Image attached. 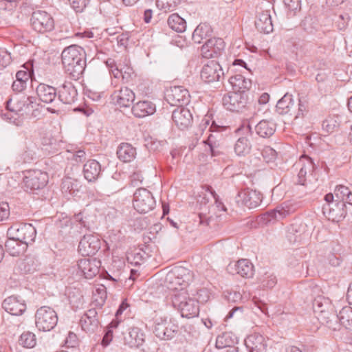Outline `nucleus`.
Here are the masks:
<instances>
[{
    "label": "nucleus",
    "mask_w": 352,
    "mask_h": 352,
    "mask_svg": "<svg viewBox=\"0 0 352 352\" xmlns=\"http://www.w3.org/2000/svg\"><path fill=\"white\" fill-rule=\"evenodd\" d=\"M82 329L89 333H95L99 327L98 311L95 308L88 309L80 320Z\"/></svg>",
    "instance_id": "nucleus-29"
},
{
    "label": "nucleus",
    "mask_w": 352,
    "mask_h": 352,
    "mask_svg": "<svg viewBox=\"0 0 352 352\" xmlns=\"http://www.w3.org/2000/svg\"><path fill=\"white\" fill-rule=\"evenodd\" d=\"M179 331V324L173 318L160 317L153 320V333L161 340H173Z\"/></svg>",
    "instance_id": "nucleus-6"
},
{
    "label": "nucleus",
    "mask_w": 352,
    "mask_h": 352,
    "mask_svg": "<svg viewBox=\"0 0 352 352\" xmlns=\"http://www.w3.org/2000/svg\"><path fill=\"white\" fill-rule=\"evenodd\" d=\"M116 154L118 158L122 162H132L136 157V148L128 142H122L118 146Z\"/></svg>",
    "instance_id": "nucleus-36"
},
{
    "label": "nucleus",
    "mask_w": 352,
    "mask_h": 352,
    "mask_svg": "<svg viewBox=\"0 0 352 352\" xmlns=\"http://www.w3.org/2000/svg\"><path fill=\"white\" fill-rule=\"evenodd\" d=\"M172 304L180 312L182 318H192L199 316V305L194 298L187 294L178 293L172 297Z\"/></svg>",
    "instance_id": "nucleus-4"
},
{
    "label": "nucleus",
    "mask_w": 352,
    "mask_h": 352,
    "mask_svg": "<svg viewBox=\"0 0 352 352\" xmlns=\"http://www.w3.org/2000/svg\"><path fill=\"white\" fill-rule=\"evenodd\" d=\"M301 157H305L307 160V163L304 164L298 173L297 184L306 186L307 185V181L311 182L310 177L316 178V172L318 169L317 165L314 163V160L306 155H303Z\"/></svg>",
    "instance_id": "nucleus-22"
},
{
    "label": "nucleus",
    "mask_w": 352,
    "mask_h": 352,
    "mask_svg": "<svg viewBox=\"0 0 352 352\" xmlns=\"http://www.w3.org/2000/svg\"><path fill=\"white\" fill-rule=\"evenodd\" d=\"M120 70H122L120 76H122L123 83H132L133 79L135 78L137 76L133 67L125 65L123 68H121Z\"/></svg>",
    "instance_id": "nucleus-61"
},
{
    "label": "nucleus",
    "mask_w": 352,
    "mask_h": 352,
    "mask_svg": "<svg viewBox=\"0 0 352 352\" xmlns=\"http://www.w3.org/2000/svg\"><path fill=\"white\" fill-rule=\"evenodd\" d=\"M325 204L322 206L323 214L330 221L339 223L346 217L348 208L342 201L335 200L333 194L327 193L324 196Z\"/></svg>",
    "instance_id": "nucleus-5"
},
{
    "label": "nucleus",
    "mask_w": 352,
    "mask_h": 352,
    "mask_svg": "<svg viewBox=\"0 0 352 352\" xmlns=\"http://www.w3.org/2000/svg\"><path fill=\"white\" fill-rule=\"evenodd\" d=\"M29 73L27 72H16L15 80L12 83V90L14 94L22 93L27 88L28 82L31 78Z\"/></svg>",
    "instance_id": "nucleus-44"
},
{
    "label": "nucleus",
    "mask_w": 352,
    "mask_h": 352,
    "mask_svg": "<svg viewBox=\"0 0 352 352\" xmlns=\"http://www.w3.org/2000/svg\"><path fill=\"white\" fill-rule=\"evenodd\" d=\"M6 236H12L28 247L29 244L34 241L36 230L31 223H14L8 229Z\"/></svg>",
    "instance_id": "nucleus-11"
},
{
    "label": "nucleus",
    "mask_w": 352,
    "mask_h": 352,
    "mask_svg": "<svg viewBox=\"0 0 352 352\" xmlns=\"http://www.w3.org/2000/svg\"><path fill=\"white\" fill-rule=\"evenodd\" d=\"M254 23L256 29L261 33L270 34L274 30L270 10L263 3L256 8V17Z\"/></svg>",
    "instance_id": "nucleus-20"
},
{
    "label": "nucleus",
    "mask_w": 352,
    "mask_h": 352,
    "mask_svg": "<svg viewBox=\"0 0 352 352\" xmlns=\"http://www.w3.org/2000/svg\"><path fill=\"white\" fill-rule=\"evenodd\" d=\"M226 43L219 37L208 38L201 47V56L206 59L219 58L225 51Z\"/></svg>",
    "instance_id": "nucleus-16"
},
{
    "label": "nucleus",
    "mask_w": 352,
    "mask_h": 352,
    "mask_svg": "<svg viewBox=\"0 0 352 352\" xmlns=\"http://www.w3.org/2000/svg\"><path fill=\"white\" fill-rule=\"evenodd\" d=\"M238 337L232 331H226L216 338L215 346L217 349L232 348L238 343Z\"/></svg>",
    "instance_id": "nucleus-43"
},
{
    "label": "nucleus",
    "mask_w": 352,
    "mask_h": 352,
    "mask_svg": "<svg viewBox=\"0 0 352 352\" xmlns=\"http://www.w3.org/2000/svg\"><path fill=\"white\" fill-rule=\"evenodd\" d=\"M104 170L98 161L89 159L83 165L82 174L89 183H95L102 177Z\"/></svg>",
    "instance_id": "nucleus-25"
},
{
    "label": "nucleus",
    "mask_w": 352,
    "mask_h": 352,
    "mask_svg": "<svg viewBox=\"0 0 352 352\" xmlns=\"http://www.w3.org/2000/svg\"><path fill=\"white\" fill-rule=\"evenodd\" d=\"M295 102L293 96L286 93L278 101L276 105V111L279 115H289L292 116L295 113Z\"/></svg>",
    "instance_id": "nucleus-33"
},
{
    "label": "nucleus",
    "mask_w": 352,
    "mask_h": 352,
    "mask_svg": "<svg viewBox=\"0 0 352 352\" xmlns=\"http://www.w3.org/2000/svg\"><path fill=\"white\" fill-rule=\"evenodd\" d=\"M135 98L134 92L127 87H122L120 89L115 90L111 95L113 103L120 107H129L133 103Z\"/></svg>",
    "instance_id": "nucleus-26"
},
{
    "label": "nucleus",
    "mask_w": 352,
    "mask_h": 352,
    "mask_svg": "<svg viewBox=\"0 0 352 352\" xmlns=\"http://www.w3.org/2000/svg\"><path fill=\"white\" fill-rule=\"evenodd\" d=\"M165 100L171 106L185 107L190 101L189 91L183 86L170 87L165 93Z\"/></svg>",
    "instance_id": "nucleus-15"
},
{
    "label": "nucleus",
    "mask_w": 352,
    "mask_h": 352,
    "mask_svg": "<svg viewBox=\"0 0 352 352\" xmlns=\"http://www.w3.org/2000/svg\"><path fill=\"white\" fill-rule=\"evenodd\" d=\"M234 269L236 274L240 275L243 278H252L254 274V267L252 263L246 258H242L236 261L234 267L231 263L228 266V270Z\"/></svg>",
    "instance_id": "nucleus-34"
},
{
    "label": "nucleus",
    "mask_w": 352,
    "mask_h": 352,
    "mask_svg": "<svg viewBox=\"0 0 352 352\" xmlns=\"http://www.w3.org/2000/svg\"><path fill=\"white\" fill-rule=\"evenodd\" d=\"M4 310L13 316H21L26 310L25 301L20 296L12 295L7 297L2 302Z\"/></svg>",
    "instance_id": "nucleus-24"
},
{
    "label": "nucleus",
    "mask_w": 352,
    "mask_h": 352,
    "mask_svg": "<svg viewBox=\"0 0 352 352\" xmlns=\"http://www.w3.org/2000/svg\"><path fill=\"white\" fill-rule=\"evenodd\" d=\"M49 176L47 171L41 170H29L23 177V182L26 190L36 193V191L43 189L48 184Z\"/></svg>",
    "instance_id": "nucleus-13"
},
{
    "label": "nucleus",
    "mask_w": 352,
    "mask_h": 352,
    "mask_svg": "<svg viewBox=\"0 0 352 352\" xmlns=\"http://www.w3.org/2000/svg\"><path fill=\"white\" fill-rule=\"evenodd\" d=\"M41 262L37 256L32 254L26 255L25 258L19 265V268L22 274H32L39 270Z\"/></svg>",
    "instance_id": "nucleus-39"
},
{
    "label": "nucleus",
    "mask_w": 352,
    "mask_h": 352,
    "mask_svg": "<svg viewBox=\"0 0 352 352\" xmlns=\"http://www.w3.org/2000/svg\"><path fill=\"white\" fill-rule=\"evenodd\" d=\"M339 326H343L346 329L352 332V307H344L338 314Z\"/></svg>",
    "instance_id": "nucleus-52"
},
{
    "label": "nucleus",
    "mask_w": 352,
    "mask_h": 352,
    "mask_svg": "<svg viewBox=\"0 0 352 352\" xmlns=\"http://www.w3.org/2000/svg\"><path fill=\"white\" fill-rule=\"evenodd\" d=\"M91 0H67L70 7L76 13H82L89 6Z\"/></svg>",
    "instance_id": "nucleus-60"
},
{
    "label": "nucleus",
    "mask_w": 352,
    "mask_h": 352,
    "mask_svg": "<svg viewBox=\"0 0 352 352\" xmlns=\"http://www.w3.org/2000/svg\"><path fill=\"white\" fill-rule=\"evenodd\" d=\"M36 93L39 101L52 105V107L47 108L48 112L53 114L58 113V87L41 82L36 87Z\"/></svg>",
    "instance_id": "nucleus-9"
},
{
    "label": "nucleus",
    "mask_w": 352,
    "mask_h": 352,
    "mask_svg": "<svg viewBox=\"0 0 352 352\" xmlns=\"http://www.w3.org/2000/svg\"><path fill=\"white\" fill-rule=\"evenodd\" d=\"M200 77L206 84L219 82L224 78V72L221 65L212 60L204 65L200 72Z\"/></svg>",
    "instance_id": "nucleus-14"
},
{
    "label": "nucleus",
    "mask_w": 352,
    "mask_h": 352,
    "mask_svg": "<svg viewBox=\"0 0 352 352\" xmlns=\"http://www.w3.org/2000/svg\"><path fill=\"white\" fill-rule=\"evenodd\" d=\"M155 111V104L149 100H140L133 104L131 108L133 115L138 118L153 115Z\"/></svg>",
    "instance_id": "nucleus-32"
},
{
    "label": "nucleus",
    "mask_w": 352,
    "mask_h": 352,
    "mask_svg": "<svg viewBox=\"0 0 352 352\" xmlns=\"http://www.w3.org/2000/svg\"><path fill=\"white\" fill-rule=\"evenodd\" d=\"M78 98V91L76 87L71 82L65 81L58 87V100L59 108L60 104H72Z\"/></svg>",
    "instance_id": "nucleus-23"
},
{
    "label": "nucleus",
    "mask_w": 352,
    "mask_h": 352,
    "mask_svg": "<svg viewBox=\"0 0 352 352\" xmlns=\"http://www.w3.org/2000/svg\"><path fill=\"white\" fill-rule=\"evenodd\" d=\"M261 153L266 163L274 162L277 157V152L269 146H265Z\"/></svg>",
    "instance_id": "nucleus-64"
},
{
    "label": "nucleus",
    "mask_w": 352,
    "mask_h": 352,
    "mask_svg": "<svg viewBox=\"0 0 352 352\" xmlns=\"http://www.w3.org/2000/svg\"><path fill=\"white\" fill-rule=\"evenodd\" d=\"M309 112V101L306 96H298L295 102L294 119L304 118Z\"/></svg>",
    "instance_id": "nucleus-55"
},
{
    "label": "nucleus",
    "mask_w": 352,
    "mask_h": 352,
    "mask_svg": "<svg viewBox=\"0 0 352 352\" xmlns=\"http://www.w3.org/2000/svg\"><path fill=\"white\" fill-rule=\"evenodd\" d=\"M263 200V195L255 190H242L237 192L235 202L238 207L246 206L254 208L258 206Z\"/></svg>",
    "instance_id": "nucleus-19"
},
{
    "label": "nucleus",
    "mask_w": 352,
    "mask_h": 352,
    "mask_svg": "<svg viewBox=\"0 0 352 352\" xmlns=\"http://www.w3.org/2000/svg\"><path fill=\"white\" fill-rule=\"evenodd\" d=\"M173 273L178 280L177 283L179 285L186 286L192 280V273L184 267H175L173 270Z\"/></svg>",
    "instance_id": "nucleus-54"
},
{
    "label": "nucleus",
    "mask_w": 352,
    "mask_h": 352,
    "mask_svg": "<svg viewBox=\"0 0 352 352\" xmlns=\"http://www.w3.org/2000/svg\"><path fill=\"white\" fill-rule=\"evenodd\" d=\"M5 252H8L12 256H19L23 254L28 247L25 245L24 243L12 238V236H7V239L5 242Z\"/></svg>",
    "instance_id": "nucleus-40"
},
{
    "label": "nucleus",
    "mask_w": 352,
    "mask_h": 352,
    "mask_svg": "<svg viewBox=\"0 0 352 352\" xmlns=\"http://www.w3.org/2000/svg\"><path fill=\"white\" fill-rule=\"evenodd\" d=\"M167 23L171 30L177 33L185 32L187 27L186 21L177 13L171 14L167 19Z\"/></svg>",
    "instance_id": "nucleus-49"
},
{
    "label": "nucleus",
    "mask_w": 352,
    "mask_h": 352,
    "mask_svg": "<svg viewBox=\"0 0 352 352\" xmlns=\"http://www.w3.org/2000/svg\"><path fill=\"white\" fill-rule=\"evenodd\" d=\"M57 313L50 307L42 306L35 314V324L39 331H50L57 324Z\"/></svg>",
    "instance_id": "nucleus-10"
},
{
    "label": "nucleus",
    "mask_w": 352,
    "mask_h": 352,
    "mask_svg": "<svg viewBox=\"0 0 352 352\" xmlns=\"http://www.w3.org/2000/svg\"><path fill=\"white\" fill-rule=\"evenodd\" d=\"M156 239L157 237L154 233L148 232L147 234H144L142 235V241L144 243L140 245L143 247L147 251L153 252L154 249L157 248L155 245Z\"/></svg>",
    "instance_id": "nucleus-59"
},
{
    "label": "nucleus",
    "mask_w": 352,
    "mask_h": 352,
    "mask_svg": "<svg viewBox=\"0 0 352 352\" xmlns=\"http://www.w3.org/2000/svg\"><path fill=\"white\" fill-rule=\"evenodd\" d=\"M19 345L26 349H32L36 344V338L34 333L27 331H24L18 340Z\"/></svg>",
    "instance_id": "nucleus-58"
},
{
    "label": "nucleus",
    "mask_w": 352,
    "mask_h": 352,
    "mask_svg": "<svg viewBox=\"0 0 352 352\" xmlns=\"http://www.w3.org/2000/svg\"><path fill=\"white\" fill-rule=\"evenodd\" d=\"M61 61L65 73L72 80H78L83 76L87 66L85 50L78 45H71L64 48Z\"/></svg>",
    "instance_id": "nucleus-1"
},
{
    "label": "nucleus",
    "mask_w": 352,
    "mask_h": 352,
    "mask_svg": "<svg viewBox=\"0 0 352 352\" xmlns=\"http://www.w3.org/2000/svg\"><path fill=\"white\" fill-rule=\"evenodd\" d=\"M101 248V241L93 234H85L80 240L78 252L84 257L95 255Z\"/></svg>",
    "instance_id": "nucleus-17"
},
{
    "label": "nucleus",
    "mask_w": 352,
    "mask_h": 352,
    "mask_svg": "<svg viewBox=\"0 0 352 352\" xmlns=\"http://www.w3.org/2000/svg\"><path fill=\"white\" fill-rule=\"evenodd\" d=\"M38 147L32 141L25 142L23 151L21 153V159L24 163H30L38 157Z\"/></svg>",
    "instance_id": "nucleus-48"
},
{
    "label": "nucleus",
    "mask_w": 352,
    "mask_h": 352,
    "mask_svg": "<svg viewBox=\"0 0 352 352\" xmlns=\"http://www.w3.org/2000/svg\"><path fill=\"white\" fill-rule=\"evenodd\" d=\"M302 227L298 223H293L287 228L286 238L290 244H299L302 240Z\"/></svg>",
    "instance_id": "nucleus-46"
},
{
    "label": "nucleus",
    "mask_w": 352,
    "mask_h": 352,
    "mask_svg": "<svg viewBox=\"0 0 352 352\" xmlns=\"http://www.w3.org/2000/svg\"><path fill=\"white\" fill-rule=\"evenodd\" d=\"M101 264V261L97 258H84L77 261L78 270L87 279L93 278L99 274Z\"/></svg>",
    "instance_id": "nucleus-21"
},
{
    "label": "nucleus",
    "mask_w": 352,
    "mask_h": 352,
    "mask_svg": "<svg viewBox=\"0 0 352 352\" xmlns=\"http://www.w3.org/2000/svg\"><path fill=\"white\" fill-rule=\"evenodd\" d=\"M277 284V278L272 274L265 273L263 278L261 280V286L264 289H271Z\"/></svg>",
    "instance_id": "nucleus-63"
},
{
    "label": "nucleus",
    "mask_w": 352,
    "mask_h": 352,
    "mask_svg": "<svg viewBox=\"0 0 352 352\" xmlns=\"http://www.w3.org/2000/svg\"><path fill=\"white\" fill-rule=\"evenodd\" d=\"M151 252L139 245L138 248L127 252L126 260L135 266L140 265L141 263L146 261L147 258L151 256Z\"/></svg>",
    "instance_id": "nucleus-38"
},
{
    "label": "nucleus",
    "mask_w": 352,
    "mask_h": 352,
    "mask_svg": "<svg viewBox=\"0 0 352 352\" xmlns=\"http://www.w3.org/2000/svg\"><path fill=\"white\" fill-rule=\"evenodd\" d=\"M67 298L74 311L81 309L85 303L84 296L79 288L69 287L67 289Z\"/></svg>",
    "instance_id": "nucleus-42"
},
{
    "label": "nucleus",
    "mask_w": 352,
    "mask_h": 352,
    "mask_svg": "<svg viewBox=\"0 0 352 352\" xmlns=\"http://www.w3.org/2000/svg\"><path fill=\"white\" fill-rule=\"evenodd\" d=\"M172 120L181 131L188 129L191 126L193 121L192 113L185 107L175 109L172 113Z\"/></svg>",
    "instance_id": "nucleus-27"
},
{
    "label": "nucleus",
    "mask_w": 352,
    "mask_h": 352,
    "mask_svg": "<svg viewBox=\"0 0 352 352\" xmlns=\"http://www.w3.org/2000/svg\"><path fill=\"white\" fill-rule=\"evenodd\" d=\"M213 30L208 23H201L194 30L192 34V39L195 43H201L202 40L210 37Z\"/></svg>",
    "instance_id": "nucleus-45"
},
{
    "label": "nucleus",
    "mask_w": 352,
    "mask_h": 352,
    "mask_svg": "<svg viewBox=\"0 0 352 352\" xmlns=\"http://www.w3.org/2000/svg\"><path fill=\"white\" fill-rule=\"evenodd\" d=\"M294 209L292 206L287 202H283L272 210L258 215L256 217V223L263 227L270 223H274L276 221L283 219L287 216L293 212Z\"/></svg>",
    "instance_id": "nucleus-8"
},
{
    "label": "nucleus",
    "mask_w": 352,
    "mask_h": 352,
    "mask_svg": "<svg viewBox=\"0 0 352 352\" xmlns=\"http://www.w3.org/2000/svg\"><path fill=\"white\" fill-rule=\"evenodd\" d=\"M228 82L231 85L233 91L235 92L248 91L252 87L251 80L245 78L241 74L232 76L229 78Z\"/></svg>",
    "instance_id": "nucleus-41"
},
{
    "label": "nucleus",
    "mask_w": 352,
    "mask_h": 352,
    "mask_svg": "<svg viewBox=\"0 0 352 352\" xmlns=\"http://www.w3.org/2000/svg\"><path fill=\"white\" fill-rule=\"evenodd\" d=\"M128 333L124 336L125 344L130 347L140 348L145 342L146 335L140 328L133 327L129 328Z\"/></svg>",
    "instance_id": "nucleus-31"
},
{
    "label": "nucleus",
    "mask_w": 352,
    "mask_h": 352,
    "mask_svg": "<svg viewBox=\"0 0 352 352\" xmlns=\"http://www.w3.org/2000/svg\"><path fill=\"white\" fill-rule=\"evenodd\" d=\"M249 91L242 92H229L223 97L222 102L224 107L231 111L236 113H243L255 104L254 95L250 96Z\"/></svg>",
    "instance_id": "nucleus-3"
},
{
    "label": "nucleus",
    "mask_w": 352,
    "mask_h": 352,
    "mask_svg": "<svg viewBox=\"0 0 352 352\" xmlns=\"http://www.w3.org/2000/svg\"><path fill=\"white\" fill-rule=\"evenodd\" d=\"M73 219L74 226H78L80 230L91 231L96 226L97 215L89 208H84L73 214Z\"/></svg>",
    "instance_id": "nucleus-18"
},
{
    "label": "nucleus",
    "mask_w": 352,
    "mask_h": 352,
    "mask_svg": "<svg viewBox=\"0 0 352 352\" xmlns=\"http://www.w3.org/2000/svg\"><path fill=\"white\" fill-rule=\"evenodd\" d=\"M300 28L307 34L315 35L322 28L317 17L308 14L305 16L300 21Z\"/></svg>",
    "instance_id": "nucleus-37"
},
{
    "label": "nucleus",
    "mask_w": 352,
    "mask_h": 352,
    "mask_svg": "<svg viewBox=\"0 0 352 352\" xmlns=\"http://www.w3.org/2000/svg\"><path fill=\"white\" fill-rule=\"evenodd\" d=\"M340 117L338 115L329 116L322 124V130L329 134L338 131L340 127Z\"/></svg>",
    "instance_id": "nucleus-56"
},
{
    "label": "nucleus",
    "mask_w": 352,
    "mask_h": 352,
    "mask_svg": "<svg viewBox=\"0 0 352 352\" xmlns=\"http://www.w3.org/2000/svg\"><path fill=\"white\" fill-rule=\"evenodd\" d=\"M36 102L35 96H23L21 98H18V94H12L6 101V112L1 111V117L10 123L14 124L17 126H21L23 124V110H30L33 108V104Z\"/></svg>",
    "instance_id": "nucleus-2"
},
{
    "label": "nucleus",
    "mask_w": 352,
    "mask_h": 352,
    "mask_svg": "<svg viewBox=\"0 0 352 352\" xmlns=\"http://www.w3.org/2000/svg\"><path fill=\"white\" fill-rule=\"evenodd\" d=\"M80 188L78 182L70 177L64 179L61 184L62 192L67 193L73 197L78 196Z\"/></svg>",
    "instance_id": "nucleus-53"
},
{
    "label": "nucleus",
    "mask_w": 352,
    "mask_h": 352,
    "mask_svg": "<svg viewBox=\"0 0 352 352\" xmlns=\"http://www.w3.org/2000/svg\"><path fill=\"white\" fill-rule=\"evenodd\" d=\"M252 145L247 137H241L237 139L234 145V153L238 157H245L250 153Z\"/></svg>",
    "instance_id": "nucleus-51"
},
{
    "label": "nucleus",
    "mask_w": 352,
    "mask_h": 352,
    "mask_svg": "<svg viewBox=\"0 0 352 352\" xmlns=\"http://www.w3.org/2000/svg\"><path fill=\"white\" fill-rule=\"evenodd\" d=\"M133 206L138 212L145 214L155 208L156 201L148 190L139 188L133 194Z\"/></svg>",
    "instance_id": "nucleus-12"
},
{
    "label": "nucleus",
    "mask_w": 352,
    "mask_h": 352,
    "mask_svg": "<svg viewBox=\"0 0 352 352\" xmlns=\"http://www.w3.org/2000/svg\"><path fill=\"white\" fill-rule=\"evenodd\" d=\"M326 262L333 267H340L343 262V258L340 254L335 252H329L326 256Z\"/></svg>",
    "instance_id": "nucleus-62"
},
{
    "label": "nucleus",
    "mask_w": 352,
    "mask_h": 352,
    "mask_svg": "<svg viewBox=\"0 0 352 352\" xmlns=\"http://www.w3.org/2000/svg\"><path fill=\"white\" fill-rule=\"evenodd\" d=\"M206 146L205 151L208 155H210L211 159L214 161L219 162L224 160L226 154L224 151L223 144H204Z\"/></svg>",
    "instance_id": "nucleus-47"
},
{
    "label": "nucleus",
    "mask_w": 352,
    "mask_h": 352,
    "mask_svg": "<svg viewBox=\"0 0 352 352\" xmlns=\"http://www.w3.org/2000/svg\"><path fill=\"white\" fill-rule=\"evenodd\" d=\"M277 124L272 119H263L254 126L256 135L263 139L270 138L276 132Z\"/></svg>",
    "instance_id": "nucleus-30"
},
{
    "label": "nucleus",
    "mask_w": 352,
    "mask_h": 352,
    "mask_svg": "<svg viewBox=\"0 0 352 352\" xmlns=\"http://www.w3.org/2000/svg\"><path fill=\"white\" fill-rule=\"evenodd\" d=\"M316 314L318 315V319L320 320L321 324L333 331L338 329V314L335 311L334 307L326 310L325 311L318 312Z\"/></svg>",
    "instance_id": "nucleus-35"
},
{
    "label": "nucleus",
    "mask_w": 352,
    "mask_h": 352,
    "mask_svg": "<svg viewBox=\"0 0 352 352\" xmlns=\"http://www.w3.org/2000/svg\"><path fill=\"white\" fill-rule=\"evenodd\" d=\"M30 24L37 34H45L55 29V20L53 16L45 10H36L32 12Z\"/></svg>",
    "instance_id": "nucleus-7"
},
{
    "label": "nucleus",
    "mask_w": 352,
    "mask_h": 352,
    "mask_svg": "<svg viewBox=\"0 0 352 352\" xmlns=\"http://www.w3.org/2000/svg\"><path fill=\"white\" fill-rule=\"evenodd\" d=\"M315 36L321 45H331L336 39V32L334 30L322 28Z\"/></svg>",
    "instance_id": "nucleus-50"
},
{
    "label": "nucleus",
    "mask_w": 352,
    "mask_h": 352,
    "mask_svg": "<svg viewBox=\"0 0 352 352\" xmlns=\"http://www.w3.org/2000/svg\"><path fill=\"white\" fill-rule=\"evenodd\" d=\"M313 310L315 314L318 312H323L329 309L334 307L331 300L323 296H318L312 302Z\"/></svg>",
    "instance_id": "nucleus-57"
},
{
    "label": "nucleus",
    "mask_w": 352,
    "mask_h": 352,
    "mask_svg": "<svg viewBox=\"0 0 352 352\" xmlns=\"http://www.w3.org/2000/svg\"><path fill=\"white\" fill-rule=\"evenodd\" d=\"M245 346L248 352H265L267 344L265 337L259 333L248 336L244 340Z\"/></svg>",
    "instance_id": "nucleus-28"
}]
</instances>
